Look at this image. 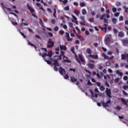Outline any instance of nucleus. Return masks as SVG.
<instances>
[{"label":"nucleus","instance_id":"1","mask_svg":"<svg viewBox=\"0 0 128 128\" xmlns=\"http://www.w3.org/2000/svg\"><path fill=\"white\" fill-rule=\"evenodd\" d=\"M78 58V56H76V60H77L78 62L80 64V66H82V64H86V60H84V56L82 54H79Z\"/></svg>","mask_w":128,"mask_h":128},{"label":"nucleus","instance_id":"2","mask_svg":"<svg viewBox=\"0 0 128 128\" xmlns=\"http://www.w3.org/2000/svg\"><path fill=\"white\" fill-rule=\"evenodd\" d=\"M104 43L106 46H108L110 42H112V36L111 35H108L106 36V37L104 38Z\"/></svg>","mask_w":128,"mask_h":128},{"label":"nucleus","instance_id":"3","mask_svg":"<svg viewBox=\"0 0 128 128\" xmlns=\"http://www.w3.org/2000/svg\"><path fill=\"white\" fill-rule=\"evenodd\" d=\"M48 44L47 45L48 48H54V42H52V39L50 38L48 41Z\"/></svg>","mask_w":128,"mask_h":128},{"label":"nucleus","instance_id":"4","mask_svg":"<svg viewBox=\"0 0 128 128\" xmlns=\"http://www.w3.org/2000/svg\"><path fill=\"white\" fill-rule=\"evenodd\" d=\"M111 102H112V100H108L106 102L104 101L101 102L102 106H103L104 108H108V107L110 106V105L108 104H110Z\"/></svg>","mask_w":128,"mask_h":128},{"label":"nucleus","instance_id":"5","mask_svg":"<svg viewBox=\"0 0 128 128\" xmlns=\"http://www.w3.org/2000/svg\"><path fill=\"white\" fill-rule=\"evenodd\" d=\"M46 56H48V60H50V58H52V52H48V54H46V53H44V55L43 56V58H46Z\"/></svg>","mask_w":128,"mask_h":128},{"label":"nucleus","instance_id":"6","mask_svg":"<svg viewBox=\"0 0 128 128\" xmlns=\"http://www.w3.org/2000/svg\"><path fill=\"white\" fill-rule=\"evenodd\" d=\"M106 96H108L110 98H112V92L110 90L108 89V88H106Z\"/></svg>","mask_w":128,"mask_h":128},{"label":"nucleus","instance_id":"7","mask_svg":"<svg viewBox=\"0 0 128 128\" xmlns=\"http://www.w3.org/2000/svg\"><path fill=\"white\" fill-rule=\"evenodd\" d=\"M104 18H110V16L109 14H104L102 16H100V18L101 20H104Z\"/></svg>","mask_w":128,"mask_h":128},{"label":"nucleus","instance_id":"8","mask_svg":"<svg viewBox=\"0 0 128 128\" xmlns=\"http://www.w3.org/2000/svg\"><path fill=\"white\" fill-rule=\"evenodd\" d=\"M124 46H128V39H123L121 40Z\"/></svg>","mask_w":128,"mask_h":128},{"label":"nucleus","instance_id":"9","mask_svg":"<svg viewBox=\"0 0 128 128\" xmlns=\"http://www.w3.org/2000/svg\"><path fill=\"white\" fill-rule=\"evenodd\" d=\"M80 18L82 20L81 22H80L81 24V25L82 26H86V24H84V22H86V20L84 19V16H81L80 17Z\"/></svg>","mask_w":128,"mask_h":128},{"label":"nucleus","instance_id":"10","mask_svg":"<svg viewBox=\"0 0 128 128\" xmlns=\"http://www.w3.org/2000/svg\"><path fill=\"white\" fill-rule=\"evenodd\" d=\"M59 72L62 76H64V74H66V70L62 67H60L59 68Z\"/></svg>","mask_w":128,"mask_h":128},{"label":"nucleus","instance_id":"11","mask_svg":"<svg viewBox=\"0 0 128 128\" xmlns=\"http://www.w3.org/2000/svg\"><path fill=\"white\" fill-rule=\"evenodd\" d=\"M27 8H28V10H29L32 14H34V12H35L34 9L33 8L32 6H30V4H27Z\"/></svg>","mask_w":128,"mask_h":128},{"label":"nucleus","instance_id":"12","mask_svg":"<svg viewBox=\"0 0 128 128\" xmlns=\"http://www.w3.org/2000/svg\"><path fill=\"white\" fill-rule=\"evenodd\" d=\"M104 27H102L101 26H100L99 28L102 29V30L104 31L105 30L106 32V30H108V24H104Z\"/></svg>","mask_w":128,"mask_h":128},{"label":"nucleus","instance_id":"13","mask_svg":"<svg viewBox=\"0 0 128 128\" xmlns=\"http://www.w3.org/2000/svg\"><path fill=\"white\" fill-rule=\"evenodd\" d=\"M1 6H2V8H3V10H4V8H6V10H8L9 12H12V8H8L6 7L4 4V2L1 3Z\"/></svg>","mask_w":128,"mask_h":128},{"label":"nucleus","instance_id":"14","mask_svg":"<svg viewBox=\"0 0 128 128\" xmlns=\"http://www.w3.org/2000/svg\"><path fill=\"white\" fill-rule=\"evenodd\" d=\"M88 57L91 58H94V60H98V55L90 54L88 56Z\"/></svg>","mask_w":128,"mask_h":128},{"label":"nucleus","instance_id":"15","mask_svg":"<svg viewBox=\"0 0 128 128\" xmlns=\"http://www.w3.org/2000/svg\"><path fill=\"white\" fill-rule=\"evenodd\" d=\"M88 66L90 68V70H94V64L92 63H88Z\"/></svg>","mask_w":128,"mask_h":128},{"label":"nucleus","instance_id":"16","mask_svg":"<svg viewBox=\"0 0 128 128\" xmlns=\"http://www.w3.org/2000/svg\"><path fill=\"white\" fill-rule=\"evenodd\" d=\"M36 4L37 6H38V8H40V10H43V12H46V10H44V8L42 7V6L40 4L37 2Z\"/></svg>","mask_w":128,"mask_h":128},{"label":"nucleus","instance_id":"17","mask_svg":"<svg viewBox=\"0 0 128 128\" xmlns=\"http://www.w3.org/2000/svg\"><path fill=\"white\" fill-rule=\"evenodd\" d=\"M121 60H124L128 58V54H122L121 55Z\"/></svg>","mask_w":128,"mask_h":128},{"label":"nucleus","instance_id":"18","mask_svg":"<svg viewBox=\"0 0 128 128\" xmlns=\"http://www.w3.org/2000/svg\"><path fill=\"white\" fill-rule=\"evenodd\" d=\"M61 50H66V46L64 45H60Z\"/></svg>","mask_w":128,"mask_h":128},{"label":"nucleus","instance_id":"19","mask_svg":"<svg viewBox=\"0 0 128 128\" xmlns=\"http://www.w3.org/2000/svg\"><path fill=\"white\" fill-rule=\"evenodd\" d=\"M53 64L54 66H60V64H58V60H54Z\"/></svg>","mask_w":128,"mask_h":128},{"label":"nucleus","instance_id":"20","mask_svg":"<svg viewBox=\"0 0 128 128\" xmlns=\"http://www.w3.org/2000/svg\"><path fill=\"white\" fill-rule=\"evenodd\" d=\"M70 80L72 82H77L78 80L76 78H74V77L71 76Z\"/></svg>","mask_w":128,"mask_h":128},{"label":"nucleus","instance_id":"21","mask_svg":"<svg viewBox=\"0 0 128 128\" xmlns=\"http://www.w3.org/2000/svg\"><path fill=\"white\" fill-rule=\"evenodd\" d=\"M118 36L122 38V37L124 36V32H118Z\"/></svg>","mask_w":128,"mask_h":128},{"label":"nucleus","instance_id":"22","mask_svg":"<svg viewBox=\"0 0 128 128\" xmlns=\"http://www.w3.org/2000/svg\"><path fill=\"white\" fill-rule=\"evenodd\" d=\"M70 51L72 53L74 54H75V56H76V52H74V46H72L70 48Z\"/></svg>","mask_w":128,"mask_h":128},{"label":"nucleus","instance_id":"23","mask_svg":"<svg viewBox=\"0 0 128 128\" xmlns=\"http://www.w3.org/2000/svg\"><path fill=\"white\" fill-rule=\"evenodd\" d=\"M116 74H119V76H123L122 72H120V70H117L116 71Z\"/></svg>","mask_w":128,"mask_h":128},{"label":"nucleus","instance_id":"24","mask_svg":"<svg viewBox=\"0 0 128 128\" xmlns=\"http://www.w3.org/2000/svg\"><path fill=\"white\" fill-rule=\"evenodd\" d=\"M28 44L29 46H34V48H36V46L34 44H32V43L30 42V41H28Z\"/></svg>","mask_w":128,"mask_h":128},{"label":"nucleus","instance_id":"25","mask_svg":"<svg viewBox=\"0 0 128 128\" xmlns=\"http://www.w3.org/2000/svg\"><path fill=\"white\" fill-rule=\"evenodd\" d=\"M98 70H102L104 68V66H102V64H99L98 66Z\"/></svg>","mask_w":128,"mask_h":128},{"label":"nucleus","instance_id":"26","mask_svg":"<svg viewBox=\"0 0 128 128\" xmlns=\"http://www.w3.org/2000/svg\"><path fill=\"white\" fill-rule=\"evenodd\" d=\"M72 18L74 20V22H76V24H78V18H76V16L72 15Z\"/></svg>","mask_w":128,"mask_h":128},{"label":"nucleus","instance_id":"27","mask_svg":"<svg viewBox=\"0 0 128 128\" xmlns=\"http://www.w3.org/2000/svg\"><path fill=\"white\" fill-rule=\"evenodd\" d=\"M19 32L20 34L22 36H23L24 38H26V36L24 35V34L23 32H22V31H20V29H19Z\"/></svg>","mask_w":128,"mask_h":128},{"label":"nucleus","instance_id":"28","mask_svg":"<svg viewBox=\"0 0 128 128\" xmlns=\"http://www.w3.org/2000/svg\"><path fill=\"white\" fill-rule=\"evenodd\" d=\"M102 56L104 57V58H105V60H108V56H106V54L103 53L102 54Z\"/></svg>","mask_w":128,"mask_h":128},{"label":"nucleus","instance_id":"29","mask_svg":"<svg viewBox=\"0 0 128 128\" xmlns=\"http://www.w3.org/2000/svg\"><path fill=\"white\" fill-rule=\"evenodd\" d=\"M63 60H64V62H68V59L66 56H64Z\"/></svg>","mask_w":128,"mask_h":128},{"label":"nucleus","instance_id":"30","mask_svg":"<svg viewBox=\"0 0 128 128\" xmlns=\"http://www.w3.org/2000/svg\"><path fill=\"white\" fill-rule=\"evenodd\" d=\"M80 5L82 8H84V6H86V3L84 2H80Z\"/></svg>","mask_w":128,"mask_h":128},{"label":"nucleus","instance_id":"31","mask_svg":"<svg viewBox=\"0 0 128 128\" xmlns=\"http://www.w3.org/2000/svg\"><path fill=\"white\" fill-rule=\"evenodd\" d=\"M123 8L124 10V12L127 13L128 12V8H126V6H123Z\"/></svg>","mask_w":128,"mask_h":128},{"label":"nucleus","instance_id":"32","mask_svg":"<svg viewBox=\"0 0 128 128\" xmlns=\"http://www.w3.org/2000/svg\"><path fill=\"white\" fill-rule=\"evenodd\" d=\"M82 14H83V16L86 14V9H82Z\"/></svg>","mask_w":128,"mask_h":128},{"label":"nucleus","instance_id":"33","mask_svg":"<svg viewBox=\"0 0 128 128\" xmlns=\"http://www.w3.org/2000/svg\"><path fill=\"white\" fill-rule=\"evenodd\" d=\"M86 52L89 54H92V50H90V48H88L86 50Z\"/></svg>","mask_w":128,"mask_h":128},{"label":"nucleus","instance_id":"34","mask_svg":"<svg viewBox=\"0 0 128 128\" xmlns=\"http://www.w3.org/2000/svg\"><path fill=\"white\" fill-rule=\"evenodd\" d=\"M100 90L102 92H104V90H106V88H104V86H101L100 87Z\"/></svg>","mask_w":128,"mask_h":128},{"label":"nucleus","instance_id":"35","mask_svg":"<svg viewBox=\"0 0 128 128\" xmlns=\"http://www.w3.org/2000/svg\"><path fill=\"white\" fill-rule=\"evenodd\" d=\"M63 26L65 30H68V26H66V24H64H64H60V26Z\"/></svg>","mask_w":128,"mask_h":128},{"label":"nucleus","instance_id":"36","mask_svg":"<svg viewBox=\"0 0 128 128\" xmlns=\"http://www.w3.org/2000/svg\"><path fill=\"white\" fill-rule=\"evenodd\" d=\"M44 60L47 62L48 64H52V62L50 60H47L46 58Z\"/></svg>","mask_w":128,"mask_h":128},{"label":"nucleus","instance_id":"37","mask_svg":"<svg viewBox=\"0 0 128 128\" xmlns=\"http://www.w3.org/2000/svg\"><path fill=\"white\" fill-rule=\"evenodd\" d=\"M116 22H118V20L116 18H112V22L113 24H116Z\"/></svg>","mask_w":128,"mask_h":128},{"label":"nucleus","instance_id":"38","mask_svg":"<svg viewBox=\"0 0 128 128\" xmlns=\"http://www.w3.org/2000/svg\"><path fill=\"white\" fill-rule=\"evenodd\" d=\"M74 14H76V16H78L80 14V11H78V10H75Z\"/></svg>","mask_w":128,"mask_h":128},{"label":"nucleus","instance_id":"39","mask_svg":"<svg viewBox=\"0 0 128 128\" xmlns=\"http://www.w3.org/2000/svg\"><path fill=\"white\" fill-rule=\"evenodd\" d=\"M116 110L118 112V111L120 110H122V108L120 107V106H117L116 108Z\"/></svg>","mask_w":128,"mask_h":128},{"label":"nucleus","instance_id":"40","mask_svg":"<svg viewBox=\"0 0 128 128\" xmlns=\"http://www.w3.org/2000/svg\"><path fill=\"white\" fill-rule=\"evenodd\" d=\"M54 13L53 14V16H54V18H56V8H54Z\"/></svg>","mask_w":128,"mask_h":128},{"label":"nucleus","instance_id":"41","mask_svg":"<svg viewBox=\"0 0 128 128\" xmlns=\"http://www.w3.org/2000/svg\"><path fill=\"white\" fill-rule=\"evenodd\" d=\"M123 88H124V90H128V86L124 85L123 86Z\"/></svg>","mask_w":128,"mask_h":128},{"label":"nucleus","instance_id":"42","mask_svg":"<svg viewBox=\"0 0 128 128\" xmlns=\"http://www.w3.org/2000/svg\"><path fill=\"white\" fill-rule=\"evenodd\" d=\"M106 64L107 66H110V62L109 61H108L106 62Z\"/></svg>","mask_w":128,"mask_h":128},{"label":"nucleus","instance_id":"43","mask_svg":"<svg viewBox=\"0 0 128 128\" xmlns=\"http://www.w3.org/2000/svg\"><path fill=\"white\" fill-rule=\"evenodd\" d=\"M113 32H114V34H118V30H116V28L113 29Z\"/></svg>","mask_w":128,"mask_h":128},{"label":"nucleus","instance_id":"44","mask_svg":"<svg viewBox=\"0 0 128 128\" xmlns=\"http://www.w3.org/2000/svg\"><path fill=\"white\" fill-rule=\"evenodd\" d=\"M64 10H70V6H68L64 8Z\"/></svg>","mask_w":128,"mask_h":128},{"label":"nucleus","instance_id":"45","mask_svg":"<svg viewBox=\"0 0 128 128\" xmlns=\"http://www.w3.org/2000/svg\"><path fill=\"white\" fill-rule=\"evenodd\" d=\"M59 34H61L62 36L63 34H64V32L62 30H60V31H59Z\"/></svg>","mask_w":128,"mask_h":128},{"label":"nucleus","instance_id":"46","mask_svg":"<svg viewBox=\"0 0 128 128\" xmlns=\"http://www.w3.org/2000/svg\"><path fill=\"white\" fill-rule=\"evenodd\" d=\"M104 24H108V20L106 18H104Z\"/></svg>","mask_w":128,"mask_h":128},{"label":"nucleus","instance_id":"47","mask_svg":"<svg viewBox=\"0 0 128 128\" xmlns=\"http://www.w3.org/2000/svg\"><path fill=\"white\" fill-rule=\"evenodd\" d=\"M20 26H28V23L22 22Z\"/></svg>","mask_w":128,"mask_h":128},{"label":"nucleus","instance_id":"48","mask_svg":"<svg viewBox=\"0 0 128 128\" xmlns=\"http://www.w3.org/2000/svg\"><path fill=\"white\" fill-rule=\"evenodd\" d=\"M66 40H68V42H72V38L70 37H69V38H66Z\"/></svg>","mask_w":128,"mask_h":128},{"label":"nucleus","instance_id":"49","mask_svg":"<svg viewBox=\"0 0 128 128\" xmlns=\"http://www.w3.org/2000/svg\"><path fill=\"white\" fill-rule=\"evenodd\" d=\"M119 80H120V78H116L114 80V82H116V84H118V82Z\"/></svg>","mask_w":128,"mask_h":128},{"label":"nucleus","instance_id":"50","mask_svg":"<svg viewBox=\"0 0 128 128\" xmlns=\"http://www.w3.org/2000/svg\"><path fill=\"white\" fill-rule=\"evenodd\" d=\"M59 28L58 26H56L54 28V32H58V30Z\"/></svg>","mask_w":128,"mask_h":128},{"label":"nucleus","instance_id":"51","mask_svg":"<svg viewBox=\"0 0 128 128\" xmlns=\"http://www.w3.org/2000/svg\"><path fill=\"white\" fill-rule=\"evenodd\" d=\"M112 10L113 12H116V8L114 7L112 8Z\"/></svg>","mask_w":128,"mask_h":128},{"label":"nucleus","instance_id":"52","mask_svg":"<svg viewBox=\"0 0 128 128\" xmlns=\"http://www.w3.org/2000/svg\"><path fill=\"white\" fill-rule=\"evenodd\" d=\"M65 76H64V78L66 80H68V75L66 74V73H65V74H64Z\"/></svg>","mask_w":128,"mask_h":128},{"label":"nucleus","instance_id":"53","mask_svg":"<svg viewBox=\"0 0 128 128\" xmlns=\"http://www.w3.org/2000/svg\"><path fill=\"white\" fill-rule=\"evenodd\" d=\"M91 14L92 16H96V12H94V11H92Z\"/></svg>","mask_w":128,"mask_h":128},{"label":"nucleus","instance_id":"54","mask_svg":"<svg viewBox=\"0 0 128 128\" xmlns=\"http://www.w3.org/2000/svg\"><path fill=\"white\" fill-rule=\"evenodd\" d=\"M123 79H124V80H128V76H124V78H123Z\"/></svg>","mask_w":128,"mask_h":128},{"label":"nucleus","instance_id":"55","mask_svg":"<svg viewBox=\"0 0 128 128\" xmlns=\"http://www.w3.org/2000/svg\"><path fill=\"white\" fill-rule=\"evenodd\" d=\"M68 26H69L70 28H72V26H74V24H72V22H69Z\"/></svg>","mask_w":128,"mask_h":128},{"label":"nucleus","instance_id":"56","mask_svg":"<svg viewBox=\"0 0 128 128\" xmlns=\"http://www.w3.org/2000/svg\"><path fill=\"white\" fill-rule=\"evenodd\" d=\"M51 22H52V24H56V20L52 19L51 20Z\"/></svg>","mask_w":128,"mask_h":128},{"label":"nucleus","instance_id":"57","mask_svg":"<svg viewBox=\"0 0 128 128\" xmlns=\"http://www.w3.org/2000/svg\"><path fill=\"white\" fill-rule=\"evenodd\" d=\"M10 14H13V16H16V18H18V15H16V14L15 13H14L12 12H10Z\"/></svg>","mask_w":128,"mask_h":128},{"label":"nucleus","instance_id":"58","mask_svg":"<svg viewBox=\"0 0 128 128\" xmlns=\"http://www.w3.org/2000/svg\"><path fill=\"white\" fill-rule=\"evenodd\" d=\"M85 34H86V36H88V35H90V32H89L88 30H86L85 31Z\"/></svg>","mask_w":128,"mask_h":128},{"label":"nucleus","instance_id":"59","mask_svg":"<svg viewBox=\"0 0 128 128\" xmlns=\"http://www.w3.org/2000/svg\"><path fill=\"white\" fill-rule=\"evenodd\" d=\"M94 18H90V19H89V22H94Z\"/></svg>","mask_w":128,"mask_h":128},{"label":"nucleus","instance_id":"60","mask_svg":"<svg viewBox=\"0 0 128 128\" xmlns=\"http://www.w3.org/2000/svg\"><path fill=\"white\" fill-rule=\"evenodd\" d=\"M122 4H120V2H116V6H120Z\"/></svg>","mask_w":128,"mask_h":128},{"label":"nucleus","instance_id":"61","mask_svg":"<svg viewBox=\"0 0 128 128\" xmlns=\"http://www.w3.org/2000/svg\"><path fill=\"white\" fill-rule=\"evenodd\" d=\"M66 38H70V34H68V32H66Z\"/></svg>","mask_w":128,"mask_h":128},{"label":"nucleus","instance_id":"62","mask_svg":"<svg viewBox=\"0 0 128 128\" xmlns=\"http://www.w3.org/2000/svg\"><path fill=\"white\" fill-rule=\"evenodd\" d=\"M12 23L14 26H18V22H14L13 21H12Z\"/></svg>","mask_w":128,"mask_h":128},{"label":"nucleus","instance_id":"63","mask_svg":"<svg viewBox=\"0 0 128 128\" xmlns=\"http://www.w3.org/2000/svg\"><path fill=\"white\" fill-rule=\"evenodd\" d=\"M96 84H97L98 86H99V88H100L102 86L100 82H97Z\"/></svg>","mask_w":128,"mask_h":128},{"label":"nucleus","instance_id":"64","mask_svg":"<svg viewBox=\"0 0 128 128\" xmlns=\"http://www.w3.org/2000/svg\"><path fill=\"white\" fill-rule=\"evenodd\" d=\"M114 16H120V12H116L114 14Z\"/></svg>","mask_w":128,"mask_h":128}]
</instances>
